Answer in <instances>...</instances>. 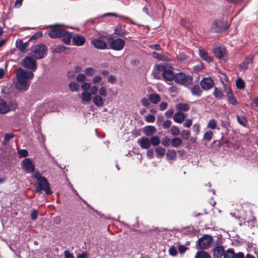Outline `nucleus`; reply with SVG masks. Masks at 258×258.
<instances>
[{"label": "nucleus", "mask_w": 258, "mask_h": 258, "mask_svg": "<svg viewBox=\"0 0 258 258\" xmlns=\"http://www.w3.org/2000/svg\"><path fill=\"white\" fill-rule=\"evenodd\" d=\"M34 77L33 73L29 71L18 68L16 73V88L21 92L27 91L30 86V80Z\"/></svg>", "instance_id": "f257e3e1"}, {"label": "nucleus", "mask_w": 258, "mask_h": 258, "mask_svg": "<svg viewBox=\"0 0 258 258\" xmlns=\"http://www.w3.org/2000/svg\"><path fill=\"white\" fill-rule=\"evenodd\" d=\"M17 104L14 101L7 102L0 99V113L5 114L11 111L15 110L17 107Z\"/></svg>", "instance_id": "f03ea898"}, {"label": "nucleus", "mask_w": 258, "mask_h": 258, "mask_svg": "<svg viewBox=\"0 0 258 258\" xmlns=\"http://www.w3.org/2000/svg\"><path fill=\"white\" fill-rule=\"evenodd\" d=\"M21 64L24 68L33 71L37 68L36 60L30 56H26L22 61Z\"/></svg>", "instance_id": "7ed1b4c3"}, {"label": "nucleus", "mask_w": 258, "mask_h": 258, "mask_svg": "<svg viewBox=\"0 0 258 258\" xmlns=\"http://www.w3.org/2000/svg\"><path fill=\"white\" fill-rule=\"evenodd\" d=\"M37 187L36 188V191L38 192H41L42 191L44 190L47 195H49L52 193L49 183L45 177L41 178L37 181Z\"/></svg>", "instance_id": "20e7f679"}, {"label": "nucleus", "mask_w": 258, "mask_h": 258, "mask_svg": "<svg viewBox=\"0 0 258 258\" xmlns=\"http://www.w3.org/2000/svg\"><path fill=\"white\" fill-rule=\"evenodd\" d=\"M47 48L43 44L36 45L32 49V53L36 59H41L44 57Z\"/></svg>", "instance_id": "39448f33"}, {"label": "nucleus", "mask_w": 258, "mask_h": 258, "mask_svg": "<svg viewBox=\"0 0 258 258\" xmlns=\"http://www.w3.org/2000/svg\"><path fill=\"white\" fill-rule=\"evenodd\" d=\"M156 69L158 71L163 72L162 76L164 79L167 81H171L175 78L173 72L169 69H166L163 64H158L156 66Z\"/></svg>", "instance_id": "423d86ee"}, {"label": "nucleus", "mask_w": 258, "mask_h": 258, "mask_svg": "<svg viewBox=\"0 0 258 258\" xmlns=\"http://www.w3.org/2000/svg\"><path fill=\"white\" fill-rule=\"evenodd\" d=\"M198 242L199 247L201 249H207L212 244L213 238L210 235H206L200 238Z\"/></svg>", "instance_id": "0eeeda50"}, {"label": "nucleus", "mask_w": 258, "mask_h": 258, "mask_svg": "<svg viewBox=\"0 0 258 258\" xmlns=\"http://www.w3.org/2000/svg\"><path fill=\"white\" fill-rule=\"evenodd\" d=\"M175 81L182 85L189 84L191 83L192 78L184 73H178L175 75Z\"/></svg>", "instance_id": "6e6552de"}, {"label": "nucleus", "mask_w": 258, "mask_h": 258, "mask_svg": "<svg viewBox=\"0 0 258 258\" xmlns=\"http://www.w3.org/2000/svg\"><path fill=\"white\" fill-rule=\"evenodd\" d=\"M21 167L24 171L28 173L34 172L35 166L30 158H25L23 160L21 163Z\"/></svg>", "instance_id": "1a4fd4ad"}, {"label": "nucleus", "mask_w": 258, "mask_h": 258, "mask_svg": "<svg viewBox=\"0 0 258 258\" xmlns=\"http://www.w3.org/2000/svg\"><path fill=\"white\" fill-rule=\"evenodd\" d=\"M109 44L110 48L115 50H121L125 44L124 40L122 39H110Z\"/></svg>", "instance_id": "9d476101"}, {"label": "nucleus", "mask_w": 258, "mask_h": 258, "mask_svg": "<svg viewBox=\"0 0 258 258\" xmlns=\"http://www.w3.org/2000/svg\"><path fill=\"white\" fill-rule=\"evenodd\" d=\"M213 52L216 57L220 59H224L227 56V51L224 46H220L213 49Z\"/></svg>", "instance_id": "9b49d317"}, {"label": "nucleus", "mask_w": 258, "mask_h": 258, "mask_svg": "<svg viewBox=\"0 0 258 258\" xmlns=\"http://www.w3.org/2000/svg\"><path fill=\"white\" fill-rule=\"evenodd\" d=\"M227 26L225 23L221 21H215L212 24L211 29L216 32H221L226 30Z\"/></svg>", "instance_id": "f8f14e48"}, {"label": "nucleus", "mask_w": 258, "mask_h": 258, "mask_svg": "<svg viewBox=\"0 0 258 258\" xmlns=\"http://www.w3.org/2000/svg\"><path fill=\"white\" fill-rule=\"evenodd\" d=\"M64 33V29L59 27H56L50 30L48 32V35L53 38L61 37Z\"/></svg>", "instance_id": "ddd939ff"}, {"label": "nucleus", "mask_w": 258, "mask_h": 258, "mask_svg": "<svg viewBox=\"0 0 258 258\" xmlns=\"http://www.w3.org/2000/svg\"><path fill=\"white\" fill-rule=\"evenodd\" d=\"M214 85L213 80L210 78L203 79L201 82V85L205 90H208L211 88Z\"/></svg>", "instance_id": "4468645a"}, {"label": "nucleus", "mask_w": 258, "mask_h": 258, "mask_svg": "<svg viewBox=\"0 0 258 258\" xmlns=\"http://www.w3.org/2000/svg\"><path fill=\"white\" fill-rule=\"evenodd\" d=\"M91 43L97 49H104L107 48V44L105 42L100 38L92 40Z\"/></svg>", "instance_id": "2eb2a0df"}, {"label": "nucleus", "mask_w": 258, "mask_h": 258, "mask_svg": "<svg viewBox=\"0 0 258 258\" xmlns=\"http://www.w3.org/2000/svg\"><path fill=\"white\" fill-rule=\"evenodd\" d=\"M80 98L83 104L88 103L92 98L91 93L89 91L83 92L80 95Z\"/></svg>", "instance_id": "dca6fc26"}, {"label": "nucleus", "mask_w": 258, "mask_h": 258, "mask_svg": "<svg viewBox=\"0 0 258 258\" xmlns=\"http://www.w3.org/2000/svg\"><path fill=\"white\" fill-rule=\"evenodd\" d=\"M86 39L84 37L80 35L74 36L73 37V43L77 46H81L85 42Z\"/></svg>", "instance_id": "f3484780"}, {"label": "nucleus", "mask_w": 258, "mask_h": 258, "mask_svg": "<svg viewBox=\"0 0 258 258\" xmlns=\"http://www.w3.org/2000/svg\"><path fill=\"white\" fill-rule=\"evenodd\" d=\"M199 55L201 58L208 62H210L212 61V58L211 57L208 52L203 48H200L199 50Z\"/></svg>", "instance_id": "a211bd4d"}, {"label": "nucleus", "mask_w": 258, "mask_h": 258, "mask_svg": "<svg viewBox=\"0 0 258 258\" xmlns=\"http://www.w3.org/2000/svg\"><path fill=\"white\" fill-rule=\"evenodd\" d=\"M138 143L143 149H148L151 145L150 141L146 138H142L138 140Z\"/></svg>", "instance_id": "6ab92c4d"}, {"label": "nucleus", "mask_w": 258, "mask_h": 258, "mask_svg": "<svg viewBox=\"0 0 258 258\" xmlns=\"http://www.w3.org/2000/svg\"><path fill=\"white\" fill-rule=\"evenodd\" d=\"M224 252V247L221 246H217L214 249V257L215 258H220L222 257V255H223Z\"/></svg>", "instance_id": "aec40b11"}, {"label": "nucleus", "mask_w": 258, "mask_h": 258, "mask_svg": "<svg viewBox=\"0 0 258 258\" xmlns=\"http://www.w3.org/2000/svg\"><path fill=\"white\" fill-rule=\"evenodd\" d=\"M185 118V115L181 112L178 111L176 112L173 117L174 121L178 123H181Z\"/></svg>", "instance_id": "412c9836"}, {"label": "nucleus", "mask_w": 258, "mask_h": 258, "mask_svg": "<svg viewBox=\"0 0 258 258\" xmlns=\"http://www.w3.org/2000/svg\"><path fill=\"white\" fill-rule=\"evenodd\" d=\"M144 133L147 136H151L155 134L156 129L154 126H147L144 128Z\"/></svg>", "instance_id": "4be33fe9"}, {"label": "nucleus", "mask_w": 258, "mask_h": 258, "mask_svg": "<svg viewBox=\"0 0 258 258\" xmlns=\"http://www.w3.org/2000/svg\"><path fill=\"white\" fill-rule=\"evenodd\" d=\"M94 104L98 107H101L104 104V100L101 96L96 95L92 98Z\"/></svg>", "instance_id": "5701e85b"}, {"label": "nucleus", "mask_w": 258, "mask_h": 258, "mask_svg": "<svg viewBox=\"0 0 258 258\" xmlns=\"http://www.w3.org/2000/svg\"><path fill=\"white\" fill-rule=\"evenodd\" d=\"M176 109L179 111L185 112L189 109V105L185 103H180L176 104Z\"/></svg>", "instance_id": "b1692460"}, {"label": "nucleus", "mask_w": 258, "mask_h": 258, "mask_svg": "<svg viewBox=\"0 0 258 258\" xmlns=\"http://www.w3.org/2000/svg\"><path fill=\"white\" fill-rule=\"evenodd\" d=\"M62 35V41L64 43L67 44H69L71 41V38H72V34L70 32H68L64 30V33Z\"/></svg>", "instance_id": "393cba45"}, {"label": "nucleus", "mask_w": 258, "mask_h": 258, "mask_svg": "<svg viewBox=\"0 0 258 258\" xmlns=\"http://www.w3.org/2000/svg\"><path fill=\"white\" fill-rule=\"evenodd\" d=\"M149 99L152 103L157 104L158 102L160 101V97L157 94H151L149 95Z\"/></svg>", "instance_id": "a878e982"}, {"label": "nucleus", "mask_w": 258, "mask_h": 258, "mask_svg": "<svg viewBox=\"0 0 258 258\" xmlns=\"http://www.w3.org/2000/svg\"><path fill=\"white\" fill-rule=\"evenodd\" d=\"M195 258H211L210 254L204 251H199L195 255Z\"/></svg>", "instance_id": "bb28decb"}, {"label": "nucleus", "mask_w": 258, "mask_h": 258, "mask_svg": "<svg viewBox=\"0 0 258 258\" xmlns=\"http://www.w3.org/2000/svg\"><path fill=\"white\" fill-rule=\"evenodd\" d=\"M235 252L233 249L230 248L224 251V258H234Z\"/></svg>", "instance_id": "cd10ccee"}, {"label": "nucleus", "mask_w": 258, "mask_h": 258, "mask_svg": "<svg viewBox=\"0 0 258 258\" xmlns=\"http://www.w3.org/2000/svg\"><path fill=\"white\" fill-rule=\"evenodd\" d=\"M165 149L161 147H158L155 149V152L158 158L163 157L165 155Z\"/></svg>", "instance_id": "c85d7f7f"}, {"label": "nucleus", "mask_w": 258, "mask_h": 258, "mask_svg": "<svg viewBox=\"0 0 258 258\" xmlns=\"http://www.w3.org/2000/svg\"><path fill=\"white\" fill-rule=\"evenodd\" d=\"M182 143V140L179 138H174L171 140V146L173 147H177Z\"/></svg>", "instance_id": "c756f323"}, {"label": "nucleus", "mask_w": 258, "mask_h": 258, "mask_svg": "<svg viewBox=\"0 0 258 258\" xmlns=\"http://www.w3.org/2000/svg\"><path fill=\"white\" fill-rule=\"evenodd\" d=\"M153 57L163 61H169V59L165 55L159 54L156 52L153 53Z\"/></svg>", "instance_id": "7c9ffc66"}, {"label": "nucleus", "mask_w": 258, "mask_h": 258, "mask_svg": "<svg viewBox=\"0 0 258 258\" xmlns=\"http://www.w3.org/2000/svg\"><path fill=\"white\" fill-rule=\"evenodd\" d=\"M191 92L192 95L199 96L201 95V90L198 85H195L191 89Z\"/></svg>", "instance_id": "2f4dec72"}, {"label": "nucleus", "mask_w": 258, "mask_h": 258, "mask_svg": "<svg viewBox=\"0 0 258 258\" xmlns=\"http://www.w3.org/2000/svg\"><path fill=\"white\" fill-rule=\"evenodd\" d=\"M207 127L211 130H215L217 128V122L215 119H211L208 123Z\"/></svg>", "instance_id": "473e14b6"}, {"label": "nucleus", "mask_w": 258, "mask_h": 258, "mask_svg": "<svg viewBox=\"0 0 258 258\" xmlns=\"http://www.w3.org/2000/svg\"><path fill=\"white\" fill-rule=\"evenodd\" d=\"M228 94L229 96H228V99L229 102L234 105L238 104V102L233 94L232 93H230L229 92Z\"/></svg>", "instance_id": "72a5a7b5"}, {"label": "nucleus", "mask_w": 258, "mask_h": 258, "mask_svg": "<svg viewBox=\"0 0 258 258\" xmlns=\"http://www.w3.org/2000/svg\"><path fill=\"white\" fill-rule=\"evenodd\" d=\"M166 156L169 159L172 160L176 158V154L174 150H169L167 151Z\"/></svg>", "instance_id": "f704fd0d"}, {"label": "nucleus", "mask_w": 258, "mask_h": 258, "mask_svg": "<svg viewBox=\"0 0 258 258\" xmlns=\"http://www.w3.org/2000/svg\"><path fill=\"white\" fill-rule=\"evenodd\" d=\"M213 95H214L215 98H216L218 99H221L223 98L224 96L222 91L217 88H215V91L213 93Z\"/></svg>", "instance_id": "c9c22d12"}, {"label": "nucleus", "mask_w": 258, "mask_h": 258, "mask_svg": "<svg viewBox=\"0 0 258 258\" xmlns=\"http://www.w3.org/2000/svg\"><path fill=\"white\" fill-rule=\"evenodd\" d=\"M66 47L63 45H57L53 48V52L55 53H61L64 51Z\"/></svg>", "instance_id": "e433bc0d"}, {"label": "nucleus", "mask_w": 258, "mask_h": 258, "mask_svg": "<svg viewBox=\"0 0 258 258\" xmlns=\"http://www.w3.org/2000/svg\"><path fill=\"white\" fill-rule=\"evenodd\" d=\"M170 132L173 136H177L180 134V130L178 127L176 125H173L171 127Z\"/></svg>", "instance_id": "4c0bfd02"}, {"label": "nucleus", "mask_w": 258, "mask_h": 258, "mask_svg": "<svg viewBox=\"0 0 258 258\" xmlns=\"http://www.w3.org/2000/svg\"><path fill=\"white\" fill-rule=\"evenodd\" d=\"M236 87L239 89H243L245 87L244 82L241 78H238L236 81Z\"/></svg>", "instance_id": "58836bf2"}, {"label": "nucleus", "mask_w": 258, "mask_h": 258, "mask_svg": "<svg viewBox=\"0 0 258 258\" xmlns=\"http://www.w3.org/2000/svg\"><path fill=\"white\" fill-rule=\"evenodd\" d=\"M69 88L72 92H76L79 90V86L75 82H71L69 84Z\"/></svg>", "instance_id": "ea45409f"}, {"label": "nucleus", "mask_w": 258, "mask_h": 258, "mask_svg": "<svg viewBox=\"0 0 258 258\" xmlns=\"http://www.w3.org/2000/svg\"><path fill=\"white\" fill-rule=\"evenodd\" d=\"M87 80V77L86 75L83 74H80L77 75L76 77V80L78 82H82L84 83L86 82Z\"/></svg>", "instance_id": "a19ab883"}, {"label": "nucleus", "mask_w": 258, "mask_h": 258, "mask_svg": "<svg viewBox=\"0 0 258 258\" xmlns=\"http://www.w3.org/2000/svg\"><path fill=\"white\" fill-rule=\"evenodd\" d=\"M114 33L118 35L123 36L125 35V32L122 29V28L121 26H117L115 29Z\"/></svg>", "instance_id": "79ce46f5"}, {"label": "nucleus", "mask_w": 258, "mask_h": 258, "mask_svg": "<svg viewBox=\"0 0 258 258\" xmlns=\"http://www.w3.org/2000/svg\"><path fill=\"white\" fill-rule=\"evenodd\" d=\"M85 73L86 76H93L95 73V70L93 68L89 67L85 69Z\"/></svg>", "instance_id": "37998d69"}, {"label": "nucleus", "mask_w": 258, "mask_h": 258, "mask_svg": "<svg viewBox=\"0 0 258 258\" xmlns=\"http://www.w3.org/2000/svg\"><path fill=\"white\" fill-rule=\"evenodd\" d=\"M237 119L238 122L243 126H245L246 124V119L244 116L237 115Z\"/></svg>", "instance_id": "c03bdc74"}, {"label": "nucleus", "mask_w": 258, "mask_h": 258, "mask_svg": "<svg viewBox=\"0 0 258 258\" xmlns=\"http://www.w3.org/2000/svg\"><path fill=\"white\" fill-rule=\"evenodd\" d=\"M81 88L83 92L88 91V90L91 88V84L88 82H84L81 86Z\"/></svg>", "instance_id": "a18cd8bd"}, {"label": "nucleus", "mask_w": 258, "mask_h": 258, "mask_svg": "<svg viewBox=\"0 0 258 258\" xmlns=\"http://www.w3.org/2000/svg\"><path fill=\"white\" fill-rule=\"evenodd\" d=\"M213 136V134L211 131H208L205 133L203 139L206 141H209L212 139Z\"/></svg>", "instance_id": "49530a36"}, {"label": "nucleus", "mask_w": 258, "mask_h": 258, "mask_svg": "<svg viewBox=\"0 0 258 258\" xmlns=\"http://www.w3.org/2000/svg\"><path fill=\"white\" fill-rule=\"evenodd\" d=\"M150 143L151 144H152L153 146H154L158 145L160 143V140L159 138L156 136L152 137L151 139Z\"/></svg>", "instance_id": "de8ad7c7"}, {"label": "nucleus", "mask_w": 258, "mask_h": 258, "mask_svg": "<svg viewBox=\"0 0 258 258\" xmlns=\"http://www.w3.org/2000/svg\"><path fill=\"white\" fill-rule=\"evenodd\" d=\"M190 136V132L187 131V130H183L181 132V137H182V138L183 139H185V140H187L189 137Z\"/></svg>", "instance_id": "09e8293b"}, {"label": "nucleus", "mask_w": 258, "mask_h": 258, "mask_svg": "<svg viewBox=\"0 0 258 258\" xmlns=\"http://www.w3.org/2000/svg\"><path fill=\"white\" fill-rule=\"evenodd\" d=\"M99 95L100 96L106 97L107 96V90L105 87H101L98 90Z\"/></svg>", "instance_id": "8fccbe9b"}, {"label": "nucleus", "mask_w": 258, "mask_h": 258, "mask_svg": "<svg viewBox=\"0 0 258 258\" xmlns=\"http://www.w3.org/2000/svg\"><path fill=\"white\" fill-rule=\"evenodd\" d=\"M169 253L171 256H176L177 254L176 248L174 246H172L171 247H170V248L169 249Z\"/></svg>", "instance_id": "3c124183"}, {"label": "nucleus", "mask_w": 258, "mask_h": 258, "mask_svg": "<svg viewBox=\"0 0 258 258\" xmlns=\"http://www.w3.org/2000/svg\"><path fill=\"white\" fill-rule=\"evenodd\" d=\"M102 81V77L99 75H96L92 79V82L94 84H97L100 83Z\"/></svg>", "instance_id": "603ef678"}, {"label": "nucleus", "mask_w": 258, "mask_h": 258, "mask_svg": "<svg viewBox=\"0 0 258 258\" xmlns=\"http://www.w3.org/2000/svg\"><path fill=\"white\" fill-rule=\"evenodd\" d=\"M18 153L20 157H25L28 155V151L24 149L19 150Z\"/></svg>", "instance_id": "864d4df0"}, {"label": "nucleus", "mask_w": 258, "mask_h": 258, "mask_svg": "<svg viewBox=\"0 0 258 258\" xmlns=\"http://www.w3.org/2000/svg\"><path fill=\"white\" fill-rule=\"evenodd\" d=\"M187 247H186L185 246L179 244L178 245V249L180 253L182 254L185 252V251L187 250Z\"/></svg>", "instance_id": "5fc2aeb1"}, {"label": "nucleus", "mask_w": 258, "mask_h": 258, "mask_svg": "<svg viewBox=\"0 0 258 258\" xmlns=\"http://www.w3.org/2000/svg\"><path fill=\"white\" fill-rule=\"evenodd\" d=\"M192 123V120L191 119H187L185 120V122L183 123V125L185 127H190Z\"/></svg>", "instance_id": "6e6d98bb"}, {"label": "nucleus", "mask_w": 258, "mask_h": 258, "mask_svg": "<svg viewBox=\"0 0 258 258\" xmlns=\"http://www.w3.org/2000/svg\"><path fill=\"white\" fill-rule=\"evenodd\" d=\"M90 89V93H91V95H94V96L97 95V92L98 91V89L96 86H91Z\"/></svg>", "instance_id": "4d7b16f0"}, {"label": "nucleus", "mask_w": 258, "mask_h": 258, "mask_svg": "<svg viewBox=\"0 0 258 258\" xmlns=\"http://www.w3.org/2000/svg\"><path fill=\"white\" fill-rule=\"evenodd\" d=\"M146 120L148 122H153L155 120V117L153 115L149 114L146 117Z\"/></svg>", "instance_id": "13d9d810"}, {"label": "nucleus", "mask_w": 258, "mask_h": 258, "mask_svg": "<svg viewBox=\"0 0 258 258\" xmlns=\"http://www.w3.org/2000/svg\"><path fill=\"white\" fill-rule=\"evenodd\" d=\"M171 124V121L169 120H165L162 124V126L164 128H169Z\"/></svg>", "instance_id": "bf43d9fd"}, {"label": "nucleus", "mask_w": 258, "mask_h": 258, "mask_svg": "<svg viewBox=\"0 0 258 258\" xmlns=\"http://www.w3.org/2000/svg\"><path fill=\"white\" fill-rule=\"evenodd\" d=\"M116 81V78L114 76L111 75L108 79V82L111 84H115Z\"/></svg>", "instance_id": "052dcab7"}, {"label": "nucleus", "mask_w": 258, "mask_h": 258, "mask_svg": "<svg viewBox=\"0 0 258 258\" xmlns=\"http://www.w3.org/2000/svg\"><path fill=\"white\" fill-rule=\"evenodd\" d=\"M33 173H34V175H33L34 177L37 179V181L39 180L41 178H44V177L42 176L41 174L38 171H36L35 172H34Z\"/></svg>", "instance_id": "680f3d73"}, {"label": "nucleus", "mask_w": 258, "mask_h": 258, "mask_svg": "<svg viewBox=\"0 0 258 258\" xmlns=\"http://www.w3.org/2000/svg\"><path fill=\"white\" fill-rule=\"evenodd\" d=\"M192 128H193L194 131L197 134H199V133L200 132V125L199 123H195L193 125Z\"/></svg>", "instance_id": "e2e57ef3"}, {"label": "nucleus", "mask_w": 258, "mask_h": 258, "mask_svg": "<svg viewBox=\"0 0 258 258\" xmlns=\"http://www.w3.org/2000/svg\"><path fill=\"white\" fill-rule=\"evenodd\" d=\"M14 137V135L12 134H7L5 136V142H8L9 140Z\"/></svg>", "instance_id": "0e129e2a"}, {"label": "nucleus", "mask_w": 258, "mask_h": 258, "mask_svg": "<svg viewBox=\"0 0 258 258\" xmlns=\"http://www.w3.org/2000/svg\"><path fill=\"white\" fill-rule=\"evenodd\" d=\"M173 112H174V111H173V109H168L165 113V115L167 117H170L172 116V114H173Z\"/></svg>", "instance_id": "69168bd1"}, {"label": "nucleus", "mask_w": 258, "mask_h": 258, "mask_svg": "<svg viewBox=\"0 0 258 258\" xmlns=\"http://www.w3.org/2000/svg\"><path fill=\"white\" fill-rule=\"evenodd\" d=\"M167 107V103L165 102H162L159 105V108L161 110H164Z\"/></svg>", "instance_id": "338daca9"}, {"label": "nucleus", "mask_w": 258, "mask_h": 258, "mask_svg": "<svg viewBox=\"0 0 258 258\" xmlns=\"http://www.w3.org/2000/svg\"><path fill=\"white\" fill-rule=\"evenodd\" d=\"M64 255L66 258H74L73 254L71 253L68 250L64 251Z\"/></svg>", "instance_id": "774afa93"}]
</instances>
